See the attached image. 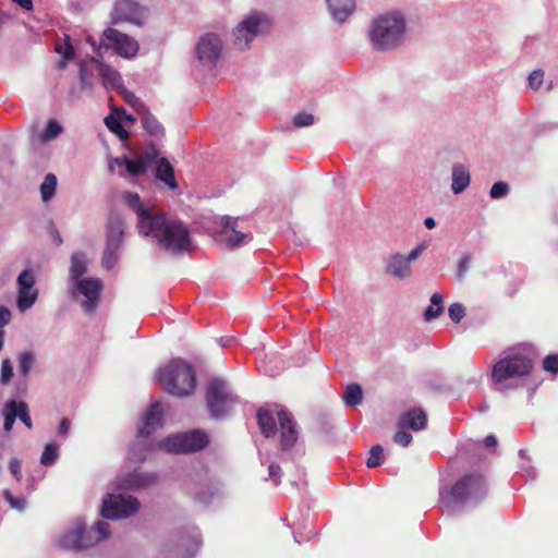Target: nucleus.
<instances>
[{
    "instance_id": "obj_1",
    "label": "nucleus",
    "mask_w": 558,
    "mask_h": 558,
    "mask_svg": "<svg viewBox=\"0 0 558 558\" xmlns=\"http://www.w3.org/2000/svg\"><path fill=\"white\" fill-rule=\"evenodd\" d=\"M150 238L167 253L177 255L192 250V241L189 228L180 220L158 213L153 220L145 223L140 233Z\"/></svg>"
},
{
    "instance_id": "obj_2",
    "label": "nucleus",
    "mask_w": 558,
    "mask_h": 558,
    "mask_svg": "<svg viewBox=\"0 0 558 558\" xmlns=\"http://www.w3.org/2000/svg\"><path fill=\"white\" fill-rule=\"evenodd\" d=\"M534 360L535 353L531 344L509 348L505 356L493 365L492 380L501 384L509 379L524 378L532 373Z\"/></svg>"
},
{
    "instance_id": "obj_3",
    "label": "nucleus",
    "mask_w": 558,
    "mask_h": 558,
    "mask_svg": "<svg viewBox=\"0 0 558 558\" xmlns=\"http://www.w3.org/2000/svg\"><path fill=\"white\" fill-rule=\"evenodd\" d=\"M488 484L480 473H470L458 480L447 495L440 493V501L447 508L454 506L476 507L487 498Z\"/></svg>"
},
{
    "instance_id": "obj_4",
    "label": "nucleus",
    "mask_w": 558,
    "mask_h": 558,
    "mask_svg": "<svg viewBox=\"0 0 558 558\" xmlns=\"http://www.w3.org/2000/svg\"><path fill=\"white\" fill-rule=\"evenodd\" d=\"M159 377L166 392L178 398L189 397L196 387L195 368L181 360L170 361Z\"/></svg>"
},
{
    "instance_id": "obj_5",
    "label": "nucleus",
    "mask_w": 558,
    "mask_h": 558,
    "mask_svg": "<svg viewBox=\"0 0 558 558\" xmlns=\"http://www.w3.org/2000/svg\"><path fill=\"white\" fill-rule=\"evenodd\" d=\"M404 21L397 15H383L373 22L369 38L374 49L385 51L400 45Z\"/></svg>"
},
{
    "instance_id": "obj_6",
    "label": "nucleus",
    "mask_w": 558,
    "mask_h": 558,
    "mask_svg": "<svg viewBox=\"0 0 558 558\" xmlns=\"http://www.w3.org/2000/svg\"><path fill=\"white\" fill-rule=\"evenodd\" d=\"M206 405L210 415L215 418L225 416L231 407L238 401L222 378H213L206 386Z\"/></svg>"
},
{
    "instance_id": "obj_7",
    "label": "nucleus",
    "mask_w": 558,
    "mask_h": 558,
    "mask_svg": "<svg viewBox=\"0 0 558 558\" xmlns=\"http://www.w3.org/2000/svg\"><path fill=\"white\" fill-rule=\"evenodd\" d=\"M209 444L208 435L198 429L170 435L159 442L166 452L182 454L201 451Z\"/></svg>"
},
{
    "instance_id": "obj_8",
    "label": "nucleus",
    "mask_w": 558,
    "mask_h": 558,
    "mask_svg": "<svg viewBox=\"0 0 558 558\" xmlns=\"http://www.w3.org/2000/svg\"><path fill=\"white\" fill-rule=\"evenodd\" d=\"M104 282L98 277L81 278L73 282L72 299L80 304L82 311L94 314L100 303Z\"/></svg>"
},
{
    "instance_id": "obj_9",
    "label": "nucleus",
    "mask_w": 558,
    "mask_h": 558,
    "mask_svg": "<svg viewBox=\"0 0 558 558\" xmlns=\"http://www.w3.org/2000/svg\"><path fill=\"white\" fill-rule=\"evenodd\" d=\"M271 20L264 13H253L244 19L233 31V45L239 50L248 48L250 43L257 36L269 32Z\"/></svg>"
},
{
    "instance_id": "obj_10",
    "label": "nucleus",
    "mask_w": 558,
    "mask_h": 558,
    "mask_svg": "<svg viewBox=\"0 0 558 558\" xmlns=\"http://www.w3.org/2000/svg\"><path fill=\"white\" fill-rule=\"evenodd\" d=\"M140 509V501L130 495H108L102 501L101 515L106 519H124Z\"/></svg>"
},
{
    "instance_id": "obj_11",
    "label": "nucleus",
    "mask_w": 558,
    "mask_h": 558,
    "mask_svg": "<svg viewBox=\"0 0 558 558\" xmlns=\"http://www.w3.org/2000/svg\"><path fill=\"white\" fill-rule=\"evenodd\" d=\"M35 272L26 268L16 278V308L25 313L32 308L38 300L39 291L35 287Z\"/></svg>"
},
{
    "instance_id": "obj_12",
    "label": "nucleus",
    "mask_w": 558,
    "mask_h": 558,
    "mask_svg": "<svg viewBox=\"0 0 558 558\" xmlns=\"http://www.w3.org/2000/svg\"><path fill=\"white\" fill-rule=\"evenodd\" d=\"M100 46L112 49L117 54L126 59L134 57L140 49L138 43L134 38L112 27L105 29Z\"/></svg>"
},
{
    "instance_id": "obj_13",
    "label": "nucleus",
    "mask_w": 558,
    "mask_h": 558,
    "mask_svg": "<svg viewBox=\"0 0 558 558\" xmlns=\"http://www.w3.org/2000/svg\"><path fill=\"white\" fill-rule=\"evenodd\" d=\"M148 10L133 0H117L111 12L114 24L126 22L142 25L147 19Z\"/></svg>"
},
{
    "instance_id": "obj_14",
    "label": "nucleus",
    "mask_w": 558,
    "mask_h": 558,
    "mask_svg": "<svg viewBox=\"0 0 558 558\" xmlns=\"http://www.w3.org/2000/svg\"><path fill=\"white\" fill-rule=\"evenodd\" d=\"M77 539L72 547L86 548L105 539L110 534V525L107 522L98 521L92 527L76 526Z\"/></svg>"
},
{
    "instance_id": "obj_15",
    "label": "nucleus",
    "mask_w": 558,
    "mask_h": 558,
    "mask_svg": "<svg viewBox=\"0 0 558 558\" xmlns=\"http://www.w3.org/2000/svg\"><path fill=\"white\" fill-rule=\"evenodd\" d=\"M277 417L280 426V449L291 450L299 438L298 424L292 414L284 409L277 411Z\"/></svg>"
},
{
    "instance_id": "obj_16",
    "label": "nucleus",
    "mask_w": 558,
    "mask_h": 558,
    "mask_svg": "<svg viewBox=\"0 0 558 558\" xmlns=\"http://www.w3.org/2000/svg\"><path fill=\"white\" fill-rule=\"evenodd\" d=\"M221 240L228 247L234 248L245 244L251 235L238 230V218L230 216L221 217Z\"/></svg>"
},
{
    "instance_id": "obj_17",
    "label": "nucleus",
    "mask_w": 558,
    "mask_h": 558,
    "mask_svg": "<svg viewBox=\"0 0 558 558\" xmlns=\"http://www.w3.org/2000/svg\"><path fill=\"white\" fill-rule=\"evenodd\" d=\"M63 132V128L56 120H49L43 130L33 126L29 131L28 141L33 148H39L53 140Z\"/></svg>"
},
{
    "instance_id": "obj_18",
    "label": "nucleus",
    "mask_w": 558,
    "mask_h": 558,
    "mask_svg": "<svg viewBox=\"0 0 558 558\" xmlns=\"http://www.w3.org/2000/svg\"><path fill=\"white\" fill-rule=\"evenodd\" d=\"M114 166L119 168V174L124 178H136L147 172L145 161L142 160L138 156L134 158H130L128 156L117 157L109 165L110 171L113 170Z\"/></svg>"
},
{
    "instance_id": "obj_19",
    "label": "nucleus",
    "mask_w": 558,
    "mask_h": 558,
    "mask_svg": "<svg viewBox=\"0 0 558 558\" xmlns=\"http://www.w3.org/2000/svg\"><path fill=\"white\" fill-rule=\"evenodd\" d=\"M221 40L217 35L206 34L197 44L196 53L201 61L214 63L221 52Z\"/></svg>"
},
{
    "instance_id": "obj_20",
    "label": "nucleus",
    "mask_w": 558,
    "mask_h": 558,
    "mask_svg": "<svg viewBox=\"0 0 558 558\" xmlns=\"http://www.w3.org/2000/svg\"><path fill=\"white\" fill-rule=\"evenodd\" d=\"M126 205L135 211L137 215V228L140 233L144 230L145 223H149L150 220L159 213L155 208H147L142 204L141 197L136 193L128 192L123 196Z\"/></svg>"
},
{
    "instance_id": "obj_21",
    "label": "nucleus",
    "mask_w": 558,
    "mask_h": 558,
    "mask_svg": "<svg viewBox=\"0 0 558 558\" xmlns=\"http://www.w3.org/2000/svg\"><path fill=\"white\" fill-rule=\"evenodd\" d=\"M427 414L422 408L414 407L402 413L397 421L398 428L418 432L427 426Z\"/></svg>"
},
{
    "instance_id": "obj_22",
    "label": "nucleus",
    "mask_w": 558,
    "mask_h": 558,
    "mask_svg": "<svg viewBox=\"0 0 558 558\" xmlns=\"http://www.w3.org/2000/svg\"><path fill=\"white\" fill-rule=\"evenodd\" d=\"M99 61L94 58L83 59L78 63L80 85L82 89L90 88L99 76Z\"/></svg>"
},
{
    "instance_id": "obj_23",
    "label": "nucleus",
    "mask_w": 558,
    "mask_h": 558,
    "mask_svg": "<svg viewBox=\"0 0 558 558\" xmlns=\"http://www.w3.org/2000/svg\"><path fill=\"white\" fill-rule=\"evenodd\" d=\"M99 76L107 90L124 92L121 74L112 66L100 62Z\"/></svg>"
},
{
    "instance_id": "obj_24",
    "label": "nucleus",
    "mask_w": 558,
    "mask_h": 558,
    "mask_svg": "<svg viewBox=\"0 0 558 558\" xmlns=\"http://www.w3.org/2000/svg\"><path fill=\"white\" fill-rule=\"evenodd\" d=\"M162 422V409L159 403H154L144 416L143 426L138 428L137 435L149 436Z\"/></svg>"
},
{
    "instance_id": "obj_25",
    "label": "nucleus",
    "mask_w": 558,
    "mask_h": 558,
    "mask_svg": "<svg viewBox=\"0 0 558 558\" xmlns=\"http://www.w3.org/2000/svg\"><path fill=\"white\" fill-rule=\"evenodd\" d=\"M155 177L157 180L163 182L170 190L178 187L174 169L169 160L165 157H161L157 160Z\"/></svg>"
},
{
    "instance_id": "obj_26",
    "label": "nucleus",
    "mask_w": 558,
    "mask_h": 558,
    "mask_svg": "<svg viewBox=\"0 0 558 558\" xmlns=\"http://www.w3.org/2000/svg\"><path fill=\"white\" fill-rule=\"evenodd\" d=\"M327 4L332 17L342 23L354 11V0H327Z\"/></svg>"
},
{
    "instance_id": "obj_27",
    "label": "nucleus",
    "mask_w": 558,
    "mask_h": 558,
    "mask_svg": "<svg viewBox=\"0 0 558 558\" xmlns=\"http://www.w3.org/2000/svg\"><path fill=\"white\" fill-rule=\"evenodd\" d=\"M123 222L119 218H112L107 226V243L106 246L120 250L123 241Z\"/></svg>"
},
{
    "instance_id": "obj_28",
    "label": "nucleus",
    "mask_w": 558,
    "mask_h": 558,
    "mask_svg": "<svg viewBox=\"0 0 558 558\" xmlns=\"http://www.w3.org/2000/svg\"><path fill=\"white\" fill-rule=\"evenodd\" d=\"M257 424L260 433L266 437H274L277 433V424L270 411L258 409L256 413Z\"/></svg>"
},
{
    "instance_id": "obj_29",
    "label": "nucleus",
    "mask_w": 558,
    "mask_h": 558,
    "mask_svg": "<svg viewBox=\"0 0 558 558\" xmlns=\"http://www.w3.org/2000/svg\"><path fill=\"white\" fill-rule=\"evenodd\" d=\"M387 272L398 279H403L411 275V267L403 255H395L387 265Z\"/></svg>"
},
{
    "instance_id": "obj_30",
    "label": "nucleus",
    "mask_w": 558,
    "mask_h": 558,
    "mask_svg": "<svg viewBox=\"0 0 558 558\" xmlns=\"http://www.w3.org/2000/svg\"><path fill=\"white\" fill-rule=\"evenodd\" d=\"M470 184V173L462 165H456L452 169L451 189L456 194L463 192Z\"/></svg>"
},
{
    "instance_id": "obj_31",
    "label": "nucleus",
    "mask_w": 558,
    "mask_h": 558,
    "mask_svg": "<svg viewBox=\"0 0 558 558\" xmlns=\"http://www.w3.org/2000/svg\"><path fill=\"white\" fill-rule=\"evenodd\" d=\"M37 365V359L34 352L32 351H23L17 355V367L20 374L27 378L32 371L35 369Z\"/></svg>"
},
{
    "instance_id": "obj_32",
    "label": "nucleus",
    "mask_w": 558,
    "mask_h": 558,
    "mask_svg": "<svg viewBox=\"0 0 558 558\" xmlns=\"http://www.w3.org/2000/svg\"><path fill=\"white\" fill-rule=\"evenodd\" d=\"M57 177L53 173L45 175L44 181L40 184V198L44 203H48L53 197L57 190Z\"/></svg>"
},
{
    "instance_id": "obj_33",
    "label": "nucleus",
    "mask_w": 558,
    "mask_h": 558,
    "mask_svg": "<svg viewBox=\"0 0 558 558\" xmlns=\"http://www.w3.org/2000/svg\"><path fill=\"white\" fill-rule=\"evenodd\" d=\"M89 260L85 255L74 254L72 255V281H77L81 278H85L84 275L87 272Z\"/></svg>"
},
{
    "instance_id": "obj_34",
    "label": "nucleus",
    "mask_w": 558,
    "mask_h": 558,
    "mask_svg": "<svg viewBox=\"0 0 558 558\" xmlns=\"http://www.w3.org/2000/svg\"><path fill=\"white\" fill-rule=\"evenodd\" d=\"M444 299L442 295L438 292L434 293L430 296V305L424 312V319L426 322H430L432 319L437 318L444 311L442 305Z\"/></svg>"
},
{
    "instance_id": "obj_35",
    "label": "nucleus",
    "mask_w": 558,
    "mask_h": 558,
    "mask_svg": "<svg viewBox=\"0 0 558 558\" xmlns=\"http://www.w3.org/2000/svg\"><path fill=\"white\" fill-rule=\"evenodd\" d=\"M363 391L360 385L351 384L348 385L343 393V401L348 407H355L362 403Z\"/></svg>"
},
{
    "instance_id": "obj_36",
    "label": "nucleus",
    "mask_w": 558,
    "mask_h": 558,
    "mask_svg": "<svg viewBox=\"0 0 558 558\" xmlns=\"http://www.w3.org/2000/svg\"><path fill=\"white\" fill-rule=\"evenodd\" d=\"M2 412H3V416H4L3 429L7 433H9L12 430L14 422L17 417V401L9 400L5 403Z\"/></svg>"
},
{
    "instance_id": "obj_37",
    "label": "nucleus",
    "mask_w": 558,
    "mask_h": 558,
    "mask_svg": "<svg viewBox=\"0 0 558 558\" xmlns=\"http://www.w3.org/2000/svg\"><path fill=\"white\" fill-rule=\"evenodd\" d=\"M105 124L108 128V130L117 135L121 141H126L129 138V132L124 129L121 121L112 116L109 114L105 118Z\"/></svg>"
},
{
    "instance_id": "obj_38",
    "label": "nucleus",
    "mask_w": 558,
    "mask_h": 558,
    "mask_svg": "<svg viewBox=\"0 0 558 558\" xmlns=\"http://www.w3.org/2000/svg\"><path fill=\"white\" fill-rule=\"evenodd\" d=\"M59 459V447L56 442H49L45 446L40 457V464L44 466L53 465Z\"/></svg>"
},
{
    "instance_id": "obj_39",
    "label": "nucleus",
    "mask_w": 558,
    "mask_h": 558,
    "mask_svg": "<svg viewBox=\"0 0 558 558\" xmlns=\"http://www.w3.org/2000/svg\"><path fill=\"white\" fill-rule=\"evenodd\" d=\"M142 125L150 135L160 136L165 134L161 123L150 113L144 114Z\"/></svg>"
},
{
    "instance_id": "obj_40",
    "label": "nucleus",
    "mask_w": 558,
    "mask_h": 558,
    "mask_svg": "<svg viewBox=\"0 0 558 558\" xmlns=\"http://www.w3.org/2000/svg\"><path fill=\"white\" fill-rule=\"evenodd\" d=\"M56 51L62 56L58 63L59 69H65L70 60V35H64L63 44L56 45Z\"/></svg>"
},
{
    "instance_id": "obj_41",
    "label": "nucleus",
    "mask_w": 558,
    "mask_h": 558,
    "mask_svg": "<svg viewBox=\"0 0 558 558\" xmlns=\"http://www.w3.org/2000/svg\"><path fill=\"white\" fill-rule=\"evenodd\" d=\"M384 462V449L380 445H374L369 450V457L366 461L368 468H376Z\"/></svg>"
},
{
    "instance_id": "obj_42",
    "label": "nucleus",
    "mask_w": 558,
    "mask_h": 558,
    "mask_svg": "<svg viewBox=\"0 0 558 558\" xmlns=\"http://www.w3.org/2000/svg\"><path fill=\"white\" fill-rule=\"evenodd\" d=\"M118 257L119 250L106 246L101 259L102 267L106 269H111L116 265Z\"/></svg>"
},
{
    "instance_id": "obj_43",
    "label": "nucleus",
    "mask_w": 558,
    "mask_h": 558,
    "mask_svg": "<svg viewBox=\"0 0 558 558\" xmlns=\"http://www.w3.org/2000/svg\"><path fill=\"white\" fill-rule=\"evenodd\" d=\"M13 377V365L10 359H3L1 363L0 384L8 385Z\"/></svg>"
},
{
    "instance_id": "obj_44",
    "label": "nucleus",
    "mask_w": 558,
    "mask_h": 558,
    "mask_svg": "<svg viewBox=\"0 0 558 558\" xmlns=\"http://www.w3.org/2000/svg\"><path fill=\"white\" fill-rule=\"evenodd\" d=\"M314 122V116L307 112H299L293 117V125L298 129L311 126Z\"/></svg>"
},
{
    "instance_id": "obj_45",
    "label": "nucleus",
    "mask_w": 558,
    "mask_h": 558,
    "mask_svg": "<svg viewBox=\"0 0 558 558\" xmlns=\"http://www.w3.org/2000/svg\"><path fill=\"white\" fill-rule=\"evenodd\" d=\"M4 498L9 502L12 509L23 511L26 508V499L23 497H15L11 492H4Z\"/></svg>"
},
{
    "instance_id": "obj_46",
    "label": "nucleus",
    "mask_w": 558,
    "mask_h": 558,
    "mask_svg": "<svg viewBox=\"0 0 558 558\" xmlns=\"http://www.w3.org/2000/svg\"><path fill=\"white\" fill-rule=\"evenodd\" d=\"M509 193V185L506 182L498 181L493 184L489 195L492 198H501Z\"/></svg>"
},
{
    "instance_id": "obj_47",
    "label": "nucleus",
    "mask_w": 558,
    "mask_h": 558,
    "mask_svg": "<svg viewBox=\"0 0 558 558\" xmlns=\"http://www.w3.org/2000/svg\"><path fill=\"white\" fill-rule=\"evenodd\" d=\"M17 417L27 428H32L33 424L28 413V407L24 401H17Z\"/></svg>"
},
{
    "instance_id": "obj_48",
    "label": "nucleus",
    "mask_w": 558,
    "mask_h": 558,
    "mask_svg": "<svg viewBox=\"0 0 558 558\" xmlns=\"http://www.w3.org/2000/svg\"><path fill=\"white\" fill-rule=\"evenodd\" d=\"M53 544L60 549L68 550L70 548V531L65 529L57 534L53 538Z\"/></svg>"
},
{
    "instance_id": "obj_49",
    "label": "nucleus",
    "mask_w": 558,
    "mask_h": 558,
    "mask_svg": "<svg viewBox=\"0 0 558 558\" xmlns=\"http://www.w3.org/2000/svg\"><path fill=\"white\" fill-rule=\"evenodd\" d=\"M412 439H413L412 435L409 432H407L405 429H401V428H399V430L396 432V434L392 437L393 442L399 446H402V447L409 446L411 444Z\"/></svg>"
},
{
    "instance_id": "obj_50",
    "label": "nucleus",
    "mask_w": 558,
    "mask_h": 558,
    "mask_svg": "<svg viewBox=\"0 0 558 558\" xmlns=\"http://www.w3.org/2000/svg\"><path fill=\"white\" fill-rule=\"evenodd\" d=\"M448 313H449V317L454 323H459L465 315L464 307L460 303L451 304L448 310Z\"/></svg>"
},
{
    "instance_id": "obj_51",
    "label": "nucleus",
    "mask_w": 558,
    "mask_h": 558,
    "mask_svg": "<svg viewBox=\"0 0 558 558\" xmlns=\"http://www.w3.org/2000/svg\"><path fill=\"white\" fill-rule=\"evenodd\" d=\"M158 155L159 150L155 146H150L143 154L138 155V157L145 161L146 169L148 170V167L157 159Z\"/></svg>"
},
{
    "instance_id": "obj_52",
    "label": "nucleus",
    "mask_w": 558,
    "mask_h": 558,
    "mask_svg": "<svg viewBox=\"0 0 558 558\" xmlns=\"http://www.w3.org/2000/svg\"><path fill=\"white\" fill-rule=\"evenodd\" d=\"M543 368L546 372L557 374L558 373V354L547 355L543 361Z\"/></svg>"
},
{
    "instance_id": "obj_53",
    "label": "nucleus",
    "mask_w": 558,
    "mask_h": 558,
    "mask_svg": "<svg viewBox=\"0 0 558 558\" xmlns=\"http://www.w3.org/2000/svg\"><path fill=\"white\" fill-rule=\"evenodd\" d=\"M544 73L541 70H535L529 75V85L533 89H538L543 84Z\"/></svg>"
},
{
    "instance_id": "obj_54",
    "label": "nucleus",
    "mask_w": 558,
    "mask_h": 558,
    "mask_svg": "<svg viewBox=\"0 0 558 558\" xmlns=\"http://www.w3.org/2000/svg\"><path fill=\"white\" fill-rule=\"evenodd\" d=\"M9 469L16 481L22 478V463L19 459H12L9 462Z\"/></svg>"
},
{
    "instance_id": "obj_55",
    "label": "nucleus",
    "mask_w": 558,
    "mask_h": 558,
    "mask_svg": "<svg viewBox=\"0 0 558 558\" xmlns=\"http://www.w3.org/2000/svg\"><path fill=\"white\" fill-rule=\"evenodd\" d=\"M268 473H269V477L276 483V484H279L280 483V478H281V474H282V471H281V468L279 464L277 463H271L268 468Z\"/></svg>"
},
{
    "instance_id": "obj_56",
    "label": "nucleus",
    "mask_w": 558,
    "mask_h": 558,
    "mask_svg": "<svg viewBox=\"0 0 558 558\" xmlns=\"http://www.w3.org/2000/svg\"><path fill=\"white\" fill-rule=\"evenodd\" d=\"M198 545H199V541L197 539V537H192L190 539L189 548L186 549V551H184L182 554L181 558H191V557H193L195 551L198 548Z\"/></svg>"
},
{
    "instance_id": "obj_57",
    "label": "nucleus",
    "mask_w": 558,
    "mask_h": 558,
    "mask_svg": "<svg viewBox=\"0 0 558 558\" xmlns=\"http://www.w3.org/2000/svg\"><path fill=\"white\" fill-rule=\"evenodd\" d=\"M470 262H471V258L469 255H464L461 257V259L459 262V267H458V276L460 278H463L465 272L469 270Z\"/></svg>"
},
{
    "instance_id": "obj_58",
    "label": "nucleus",
    "mask_w": 558,
    "mask_h": 558,
    "mask_svg": "<svg viewBox=\"0 0 558 558\" xmlns=\"http://www.w3.org/2000/svg\"><path fill=\"white\" fill-rule=\"evenodd\" d=\"M11 320V312L8 307L0 305V329L7 326Z\"/></svg>"
},
{
    "instance_id": "obj_59",
    "label": "nucleus",
    "mask_w": 558,
    "mask_h": 558,
    "mask_svg": "<svg viewBox=\"0 0 558 558\" xmlns=\"http://www.w3.org/2000/svg\"><path fill=\"white\" fill-rule=\"evenodd\" d=\"M26 379L27 378H24V380H21L15 385V396L19 398H23L27 395L28 385Z\"/></svg>"
},
{
    "instance_id": "obj_60",
    "label": "nucleus",
    "mask_w": 558,
    "mask_h": 558,
    "mask_svg": "<svg viewBox=\"0 0 558 558\" xmlns=\"http://www.w3.org/2000/svg\"><path fill=\"white\" fill-rule=\"evenodd\" d=\"M423 250V246H417L413 248L407 256H404V258L408 260L409 264H411L422 254Z\"/></svg>"
},
{
    "instance_id": "obj_61",
    "label": "nucleus",
    "mask_w": 558,
    "mask_h": 558,
    "mask_svg": "<svg viewBox=\"0 0 558 558\" xmlns=\"http://www.w3.org/2000/svg\"><path fill=\"white\" fill-rule=\"evenodd\" d=\"M49 234L51 235L53 242L57 245H60L62 243L60 233H59L58 229L52 223L49 226Z\"/></svg>"
},
{
    "instance_id": "obj_62",
    "label": "nucleus",
    "mask_w": 558,
    "mask_h": 558,
    "mask_svg": "<svg viewBox=\"0 0 558 558\" xmlns=\"http://www.w3.org/2000/svg\"><path fill=\"white\" fill-rule=\"evenodd\" d=\"M12 1L25 11H32L34 8L33 0H12Z\"/></svg>"
},
{
    "instance_id": "obj_63",
    "label": "nucleus",
    "mask_w": 558,
    "mask_h": 558,
    "mask_svg": "<svg viewBox=\"0 0 558 558\" xmlns=\"http://www.w3.org/2000/svg\"><path fill=\"white\" fill-rule=\"evenodd\" d=\"M484 442L486 447H495L497 445V439L493 434H490L486 436Z\"/></svg>"
},
{
    "instance_id": "obj_64",
    "label": "nucleus",
    "mask_w": 558,
    "mask_h": 558,
    "mask_svg": "<svg viewBox=\"0 0 558 558\" xmlns=\"http://www.w3.org/2000/svg\"><path fill=\"white\" fill-rule=\"evenodd\" d=\"M68 420L66 418H63L60 423V426H59V434L60 435H64L66 432H68Z\"/></svg>"
}]
</instances>
